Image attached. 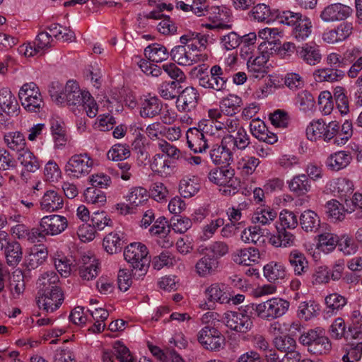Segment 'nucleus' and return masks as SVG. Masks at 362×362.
<instances>
[{
	"label": "nucleus",
	"mask_w": 362,
	"mask_h": 362,
	"mask_svg": "<svg viewBox=\"0 0 362 362\" xmlns=\"http://www.w3.org/2000/svg\"><path fill=\"white\" fill-rule=\"evenodd\" d=\"M222 322L229 329L239 334H245L253 327L251 317L245 309L226 312Z\"/></svg>",
	"instance_id": "obj_9"
},
{
	"label": "nucleus",
	"mask_w": 362,
	"mask_h": 362,
	"mask_svg": "<svg viewBox=\"0 0 362 362\" xmlns=\"http://www.w3.org/2000/svg\"><path fill=\"white\" fill-rule=\"evenodd\" d=\"M315 247L320 252L328 255L332 252L339 242L337 234L329 230L320 232L315 238Z\"/></svg>",
	"instance_id": "obj_29"
},
{
	"label": "nucleus",
	"mask_w": 362,
	"mask_h": 362,
	"mask_svg": "<svg viewBox=\"0 0 362 362\" xmlns=\"http://www.w3.org/2000/svg\"><path fill=\"white\" fill-rule=\"evenodd\" d=\"M205 133L199 127L189 128L186 133L188 147L195 153H203L208 148Z\"/></svg>",
	"instance_id": "obj_30"
},
{
	"label": "nucleus",
	"mask_w": 362,
	"mask_h": 362,
	"mask_svg": "<svg viewBox=\"0 0 362 362\" xmlns=\"http://www.w3.org/2000/svg\"><path fill=\"white\" fill-rule=\"evenodd\" d=\"M170 55L172 59L181 66H191L194 64L204 62L208 58L206 54L192 53L182 45L173 48Z\"/></svg>",
	"instance_id": "obj_17"
},
{
	"label": "nucleus",
	"mask_w": 362,
	"mask_h": 362,
	"mask_svg": "<svg viewBox=\"0 0 362 362\" xmlns=\"http://www.w3.org/2000/svg\"><path fill=\"white\" fill-rule=\"evenodd\" d=\"M268 60L269 53L261 50V52H259V54L257 56L247 62L248 72L255 78H263L268 72V67L267 65Z\"/></svg>",
	"instance_id": "obj_28"
},
{
	"label": "nucleus",
	"mask_w": 362,
	"mask_h": 362,
	"mask_svg": "<svg viewBox=\"0 0 362 362\" xmlns=\"http://www.w3.org/2000/svg\"><path fill=\"white\" fill-rule=\"evenodd\" d=\"M299 341L303 345L314 346L315 354H326L331 349L329 340L325 336V330L320 327L302 334Z\"/></svg>",
	"instance_id": "obj_12"
},
{
	"label": "nucleus",
	"mask_w": 362,
	"mask_h": 362,
	"mask_svg": "<svg viewBox=\"0 0 362 362\" xmlns=\"http://www.w3.org/2000/svg\"><path fill=\"white\" fill-rule=\"evenodd\" d=\"M226 143V139H224L221 145L214 146L211 150L210 158L214 164H228L232 160V153Z\"/></svg>",
	"instance_id": "obj_46"
},
{
	"label": "nucleus",
	"mask_w": 362,
	"mask_h": 362,
	"mask_svg": "<svg viewBox=\"0 0 362 362\" xmlns=\"http://www.w3.org/2000/svg\"><path fill=\"white\" fill-rule=\"evenodd\" d=\"M4 253L7 264L10 266L17 265L22 259V247L17 241L7 242L4 248Z\"/></svg>",
	"instance_id": "obj_56"
},
{
	"label": "nucleus",
	"mask_w": 362,
	"mask_h": 362,
	"mask_svg": "<svg viewBox=\"0 0 362 362\" xmlns=\"http://www.w3.org/2000/svg\"><path fill=\"white\" fill-rule=\"evenodd\" d=\"M199 94L197 90L193 87H187L178 96L176 105L180 111L187 112L189 111L197 103Z\"/></svg>",
	"instance_id": "obj_35"
},
{
	"label": "nucleus",
	"mask_w": 362,
	"mask_h": 362,
	"mask_svg": "<svg viewBox=\"0 0 362 362\" xmlns=\"http://www.w3.org/2000/svg\"><path fill=\"white\" fill-rule=\"evenodd\" d=\"M243 105V100L235 94H229L223 98L220 102L219 108H211L207 111L209 118H221L222 115L234 116L236 115Z\"/></svg>",
	"instance_id": "obj_13"
},
{
	"label": "nucleus",
	"mask_w": 362,
	"mask_h": 362,
	"mask_svg": "<svg viewBox=\"0 0 362 362\" xmlns=\"http://www.w3.org/2000/svg\"><path fill=\"white\" fill-rule=\"evenodd\" d=\"M67 227L66 218L63 216H47V235H56L62 233Z\"/></svg>",
	"instance_id": "obj_58"
},
{
	"label": "nucleus",
	"mask_w": 362,
	"mask_h": 362,
	"mask_svg": "<svg viewBox=\"0 0 362 362\" xmlns=\"http://www.w3.org/2000/svg\"><path fill=\"white\" fill-rule=\"evenodd\" d=\"M124 233L122 232H111L105 236L103 245L105 250L110 255L121 251L124 244Z\"/></svg>",
	"instance_id": "obj_47"
},
{
	"label": "nucleus",
	"mask_w": 362,
	"mask_h": 362,
	"mask_svg": "<svg viewBox=\"0 0 362 362\" xmlns=\"http://www.w3.org/2000/svg\"><path fill=\"white\" fill-rule=\"evenodd\" d=\"M326 308L331 315L337 314L347 303L346 298L337 293L327 295L325 298Z\"/></svg>",
	"instance_id": "obj_63"
},
{
	"label": "nucleus",
	"mask_w": 362,
	"mask_h": 362,
	"mask_svg": "<svg viewBox=\"0 0 362 362\" xmlns=\"http://www.w3.org/2000/svg\"><path fill=\"white\" fill-rule=\"evenodd\" d=\"M250 130L254 137L268 144H274L278 141L276 134L269 131L264 122L258 118L251 121Z\"/></svg>",
	"instance_id": "obj_24"
},
{
	"label": "nucleus",
	"mask_w": 362,
	"mask_h": 362,
	"mask_svg": "<svg viewBox=\"0 0 362 362\" xmlns=\"http://www.w3.org/2000/svg\"><path fill=\"white\" fill-rule=\"evenodd\" d=\"M350 200L345 199L344 204H342L336 199H332L325 204L326 214L327 216L334 221H343L346 214L353 213L352 208L349 207Z\"/></svg>",
	"instance_id": "obj_21"
},
{
	"label": "nucleus",
	"mask_w": 362,
	"mask_h": 362,
	"mask_svg": "<svg viewBox=\"0 0 362 362\" xmlns=\"http://www.w3.org/2000/svg\"><path fill=\"white\" fill-rule=\"evenodd\" d=\"M277 217V212L271 206L262 205L254 211L251 221L260 226H269Z\"/></svg>",
	"instance_id": "obj_38"
},
{
	"label": "nucleus",
	"mask_w": 362,
	"mask_h": 362,
	"mask_svg": "<svg viewBox=\"0 0 362 362\" xmlns=\"http://www.w3.org/2000/svg\"><path fill=\"white\" fill-rule=\"evenodd\" d=\"M201 184L197 177L186 175L180 180L178 190L182 197L191 198L199 192Z\"/></svg>",
	"instance_id": "obj_39"
},
{
	"label": "nucleus",
	"mask_w": 362,
	"mask_h": 362,
	"mask_svg": "<svg viewBox=\"0 0 362 362\" xmlns=\"http://www.w3.org/2000/svg\"><path fill=\"white\" fill-rule=\"evenodd\" d=\"M147 247L139 242L128 245L124 251V259L129 263L134 269L146 271L149 264Z\"/></svg>",
	"instance_id": "obj_8"
},
{
	"label": "nucleus",
	"mask_w": 362,
	"mask_h": 362,
	"mask_svg": "<svg viewBox=\"0 0 362 362\" xmlns=\"http://www.w3.org/2000/svg\"><path fill=\"white\" fill-rule=\"evenodd\" d=\"M288 262L296 275H302L308 268V262L305 255L298 250L291 251Z\"/></svg>",
	"instance_id": "obj_53"
},
{
	"label": "nucleus",
	"mask_w": 362,
	"mask_h": 362,
	"mask_svg": "<svg viewBox=\"0 0 362 362\" xmlns=\"http://www.w3.org/2000/svg\"><path fill=\"white\" fill-rule=\"evenodd\" d=\"M219 266V262L216 258L205 255L199 259L195 264L194 268L197 274L203 278L214 274Z\"/></svg>",
	"instance_id": "obj_42"
},
{
	"label": "nucleus",
	"mask_w": 362,
	"mask_h": 362,
	"mask_svg": "<svg viewBox=\"0 0 362 362\" xmlns=\"http://www.w3.org/2000/svg\"><path fill=\"white\" fill-rule=\"evenodd\" d=\"M0 107L8 116L17 115L19 105L11 91L4 88L0 90Z\"/></svg>",
	"instance_id": "obj_44"
},
{
	"label": "nucleus",
	"mask_w": 362,
	"mask_h": 362,
	"mask_svg": "<svg viewBox=\"0 0 362 362\" xmlns=\"http://www.w3.org/2000/svg\"><path fill=\"white\" fill-rule=\"evenodd\" d=\"M48 91L51 99L58 104L66 103L75 115L86 112L88 117H95L98 112V107L89 92L81 90L78 84L69 81L64 86L58 81L49 83Z\"/></svg>",
	"instance_id": "obj_1"
},
{
	"label": "nucleus",
	"mask_w": 362,
	"mask_h": 362,
	"mask_svg": "<svg viewBox=\"0 0 362 362\" xmlns=\"http://www.w3.org/2000/svg\"><path fill=\"white\" fill-rule=\"evenodd\" d=\"M18 97L21 105L23 106H28L29 108L30 107H33V105L30 106V98L37 100L34 101V103H37V105L43 104V98L39 91V88L34 83L24 84L19 90Z\"/></svg>",
	"instance_id": "obj_33"
},
{
	"label": "nucleus",
	"mask_w": 362,
	"mask_h": 362,
	"mask_svg": "<svg viewBox=\"0 0 362 362\" xmlns=\"http://www.w3.org/2000/svg\"><path fill=\"white\" fill-rule=\"evenodd\" d=\"M144 54L148 59L156 63L165 61L169 57L166 47L157 43L146 47L144 49Z\"/></svg>",
	"instance_id": "obj_57"
},
{
	"label": "nucleus",
	"mask_w": 362,
	"mask_h": 362,
	"mask_svg": "<svg viewBox=\"0 0 362 362\" xmlns=\"http://www.w3.org/2000/svg\"><path fill=\"white\" fill-rule=\"evenodd\" d=\"M204 295L206 301L199 305L204 310L212 309L215 303H230V289L223 284H210L205 288Z\"/></svg>",
	"instance_id": "obj_10"
},
{
	"label": "nucleus",
	"mask_w": 362,
	"mask_h": 362,
	"mask_svg": "<svg viewBox=\"0 0 362 362\" xmlns=\"http://www.w3.org/2000/svg\"><path fill=\"white\" fill-rule=\"evenodd\" d=\"M260 258L259 250L253 247L236 249L231 255L233 262L236 264L243 266L257 264Z\"/></svg>",
	"instance_id": "obj_20"
},
{
	"label": "nucleus",
	"mask_w": 362,
	"mask_h": 362,
	"mask_svg": "<svg viewBox=\"0 0 362 362\" xmlns=\"http://www.w3.org/2000/svg\"><path fill=\"white\" fill-rule=\"evenodd\" d=\"M98 266L99 263L95 257L83 256L81 259V265L78 269L80 277L86 281L95 279L98 274Z\"/></svg>",
	"instance_id": "obj_41"
},
{
	"label": "nucleus",
	"mask_w": 362,
	"mask_h": 362,
	"mask_svg": "<svg viewBox=\"0 0 362 362\" xmlns=\"http://www.w3.org/2000/svg\"><path fill=\"white\" fill-rule=\"evenodd\" d=\"M83 202L88 204L103 206L107 202L106 193L93 187H86L82 194Z\"/></svg>",
	"instance_id": "obj_51"
},
{
	"label": "nucleus",
	"mask_w": 362,
	"mask_h": 362,
	"mask_svg": "<svg viewBox=\"0 0 362 362\" xmlns=\"http://www.w3.org/2000/svg\"><path fill=\"white\" fill-rule=\"evenodd\" d=\"M208 178L210 182L221 187L220 192L226 196L234 194L240 185L231 168H214L209 172Z\"/></svg>",
	"instance_id": "obj_5"
},
{
	"label": "nucleus",
	"mask_w": 362,
	"mask_h": 362,
	"mask_svg": "<svg viewBox=\"0 0 362 362\" xmlns=\"http://www.w3.org/2000/svg\"><path fill=\"white\" fill-rule=\"evenodd\" d=\"M221 119H203L199 122L198 127L206 136L214 139L223 138L224 139L226 136H225Z\"/></svg>",
	"instance_id": "obj_34"
},
{
	"label": "nucleus",
	"mask_w": 362,
	"mask_h": 362,
	"mask_svg": "<svg viewBox=\"0 0 362 362\" xmlns=\"http://www.w3.org/2000/svg\"><path fill=\"white\" fill-rule=\"evenodd\" d=\"M44 242L33 243L29 255V266L32 269L42 265L45 261V245Z\"/></svg>",
	"instance_id": "obj_61"
},
{
	"label": "nucleus",
	"mask_w": 362,
	"mask_h": 362,
	"mask_svg": "<svg viewBox=\"0 0 362 362\" xmlns=\"http://www.w3.org/2000/svg\"><path fill=\"white\" fill-rule=\"evenodd\" d=\"M283 31L276 27H264L258 30V38L262 42L259 45L257 49L261 52L266 47L267 43L269 45H275L276 42L283 37Z\"/></svg>",
	"instance_id": "obj_43"
},
{
	"label": "nucleus",
	"mask_w": 362,
	"mask_h": 362,
	"mask_svg": "<svg viewBox=\"0 0 362 362\" xmlns=\"http://www.w3.org/2000/svg\"><path fill=\"white\" fill-rule=\"evenodd\" d=\"M319 310V305L314 301H303L298 307L297 316L300 320L308 321L315 317Z\"/></svg>",
	"instance_id": "obj_64"
},
{
	"label": "nucleus",
	"mask_w": 362,
	"mask_h": 362,
	"mask_svg": "<svg viewBox=\"0 0 362 362\" xmlns=\"http://www.w3.org/2000/svg\"><path fill=\"white\" fill-rule=\"evenodd\" d=\"M180 43L189 49L192 53L203 54L201 53L202 48L206 47L207 38L205 35L196 32H188L180 38Z\"/></svg>",
	"instance_id": "obj_25"
},
{
	"label": "nucleus",
	"mask_w": 362,
	"mask_h": 362,
	"mask_svg": "<svg viewBox=\"0 0 362 362\" xmlns=\"http://www.w3.org/2000/svg\"><path fill=\"white\" fill-rule=\"evenodd\" d=\"M162 110L160 100L153 95H144L140 99V116L143 118H153L158 115Z\"/></svg>",
	"instance_id": "obj_27"
},
{
	"label": "nucleus",
	"mask_w": 362,
	"mask_h": 362,
	"mask_svg": "<svg viewBox=\"0 0 362 362\" xmlns=\"http://www.w3.org/2000/svg\"><path fill=\"white\" fill-rule=\"evenodd\" d=\"M338 132L339 123L337 121L325 123L322 119L312 120L305 129L306 137L311 141L322 139L329 142L337 136Z\"/></svg>",
	"instance_id": "obj_6"
},
{
	"label": "nucleus",
	"mask_w": 362,
	"mask_h": 362,
	"mask_svg": "<svg viewBox=\"0 0 362 362\" xmlns=\"http://www.w3.org/2000/svg\"><path fill=\"white\" fill-rule=\"evenodd\" d=\"M288 185L290 191L298 196H303L311 190V183L308 176L305 174H300L293 176L289 181Z\"/></svg>",
	"instance_id": "obj_48"
},
{
	"label": "nucleus",
	"mask_w": 362,
	"mask_h": 362,
	"mask_svg": "<svg viewBox=\"0 0 362 362\" xmlns=\"http://www.w3.org/2000/svg\"><path fill=\"white\" fill-rule=\"evenodd\" d=\"M276 233H270L268 237L269 243L274 247H291L296 245V235L288 231L281 229L276 225Z\"/></svg>",
	"instance_id": "obj_26"
},
{
	"label": "nucleus",
	"mask_w": 362,
	"mask_h": 362,
	"mask_svg": "<svg viewBox=\"0 0 362 362\" xmlns=\"http://www.w3.org/2000/svg\"><path fill=\"white\" fill-rule=\"evenodd\" d=\"M276 12L279 23L292 28L291 36L296 41L303 42L310 37L313 31V23L308 16L291 10Z\"/></svg>",
	"instance_id": "obj_2"
},
{
	"label": "nucleus",
	"mask_w": 362,
	"mask_h": 362,
	"mask_svg": "<svg viewBox=\"0 0 362 362\" xmlns=\"http://www.w3.org/2000/svg\"><path fill=\"white\" fill-rule=\"evenodd\" d=\"M157 145L166 156L160 153L155 154L150 160V168L153 172L162 177H168L173 173V166L171 160L167 157L177 159L180 157V151L164 139H159Z\"/></svg>",
	"instance_id": "obj_3"
},
{
	"label": "nucleus",
	"mask_w": 362,
	"mask_h": 362,
	"mask_svg": "<svg viewBox=\"0 0 362 362\" xmlns=\"http://www.w3.org/2000/svg\"><path fill=\"white\" fill-rule=\"evenodd\" d=\"M52 264L58 273L68 277L71 272L72 262L62 251H56L51 256Z\"/></svg>",
	"instance_id": "obj_50"
},
{
	"label": "nucleus",
	"mask_w": 362,
	"mask_h": 362,
	"mask_svg": "<svg viewBox=\"0 0 362 362\" xmlns=\"http://www.w3.org/2000/svg\"><path fill=\"white\" fill-rule=\"evenodd\" d=\"M231 11L225 6H213L209 8L208 22L201 26L208 30H230L232 28Z\"/></svg>",
	"instance_id": "obj_7"
},
{
	"label": "nucleus",
	"mask_w": 362,
	"mask_h": 362,
	"mask_svg": "<svg viewBox=\"0 0 362 362\" xmlns=\"http://www.w3.org/2000/svg\"><path fill=\"white\" fill-rule=\"evenodd\" d=\"M315 80L317 82H337L345 76V72L339 69L322 68L314 71Z\"/></svg>",
	"instance_id": "obj_49"
},
{
	"label": "nucleus",
	"mask_w": 362,
	"mask_h": 362,
	"mask_svg": "<svg viewBox=\"0 0 362 362\" xmlns=\"http://www.w3.org/2000/svg\"><path fill=\"white\" fill-rule=\"evenodd\" d=\"M93 159L86 153L71 156L67 162L65 171L68 176L78 179L87 175L93 166Z\"/></svg>",
	"instance_id": "obj_11"
},
{
	"label": "nucleus",
	"mask_w": 362,
	"mask_h": 362,
	"mask_svg": "<svg viewBox=\"0 0 362 362\" xmlns=\"http://www.w3.org/2000/svg\"><path fill=\"white\" fill-rule=\"evenodd\" d=\"M352 160L351 153L346 151H337L330 153L325 160V166L331 171L338 172L347 168Z\"/></svg>",
	"instance_id": "obj_22"
},
{
	"label": "nucleus",
	"mask_w": 362,
	"mask_h": 362,
	"mask_svg": "<svg viewBox=\"0 0 362 362\" xmlns=\"http://www.w3.org/2000/svg\"><path fill=\"white\" fill-rule=\"evenodd\" d=\"M150 198L148 191L140 186L131 187L124 199L127 202L129 203L136 209L139 207L146 205Z\"/></svg>",
	"instance_id": "obj_40"
},
{
	"label": "nucleus",
	"mask_w": 362,
	"mask_h": 362,
	"mask_svg": "<svg viewBox=\"0 0 362 362\" xmlns=\"http://www.w3.org/2000/svg\"><path fill=\"white\" fill-rule=\"evenodd\" d=\"M263 276L270 283L276 284L283 281L287 275L285 265L277 261H270L263 267Z\"/></svg>",
	"instance_id": "obj_31"
},
{
	"label": "nucleus",
	"mask_w": 362,
	"mask_h": 362,
	"mask_svg": "<svg viewBox=\"0 0 362 362\" xmlns=\"http://www.w3.org/2000/svg\"><path fill=\"white\" fill-rule=\"evenodd\" d=\"M50 284H56L59 281L57 274L52 272L47 274ZM64 301V293L62 288L57 286H52L49 292H47V313H52L57 310Z\"/></svg>",
	"instance_id": "obj_18"
},
{
	"label": "nucleus",
	"mask_w": 362,
	"mask_h": 362,
	"mask_svg": "<svg viewBox=\"0 0 362 362\" xmlns=\"http://www.w3.org/2000/svg\"><path fill=\"white\" fill-rule=\"evenodd\" d=\"M48 30L49 32H47V45L49 42V39H51L52 42L54 41V38L63 41H72L74 39L73 32L67 30L58 24H52Z\"/></svg>",
	"instance_id": "obj_60"
},
{
	"label": "nucleus",
	"mask_w": 362,
	"mask_h": 362,
	"mask_svg": "<svg viewBox=\"0 0 362 362\" xmlns=\"http://www.w3.org/2000/svg\"><path fill=\"white\" fill-rule=\"evenodd\" d=\"M45 31L40 30L37 35L33 45H22L20 47V52L23 53L25 57H33L37 54L43 55L45 53Z\"/></svg>",
	"instance_id": "obj_55"
},
{
	"label": "nucleus",
	"mask_w": 362,
	"mask_h": 362,
	"mask_svg": "<svg viewBox=\"0 0 362 362\" xmlns=\"http://www.w3.org/2000/svg\"><path fill=\"white\" fill-rule=\"evenodd\" d=\"M352 8L341 3H334L326 6L320 12V18L325 23L342 21L352 13Z\"/></svg>",
	"instance_id": "obj_15"
},
{
	"label": "nucleus",
	"mask_w": 362,
	"mask_h": 362,
	"mask_svg": "<svg viewBox=\"0 0 362 362\" xmlns=\"http://www.w3.org/2000/svg\"><path fill=\"white\" fill-rule=\"evenodd\" d=\"M198 341L202 346L211 351H218L225 346L224 336L216 329L203 327L198 333Z\"/></svg>",
	"instance_id": "obj_14"
},
{
	"label": "nucleus",
	"mask_w": 362,
	"mask_h": 362,
	"mask_svg": "<svg viewBox=\"0 0 362 362\" xmlns=\"http://www.w3.org/2000/svg\"><path fill=\"white\" fill-rule=\"evenodd\" d=\"M272 13L273 12L270 7L265 4H258L255 5L250 12V16L254 21L267 24L274 21Z\"/></svg>",
	"instance_id": "obj_59"
},
{
	"label": "nucleus",
	"mask_w": 362,
	"mask_h": 362,
	"mask_svg": "<svg viewBox=\"0 0 362 362\" xmlns=\"http://www.w3.org/2000/svg\"><path fill=\"white\" fill-rule=\"evenodd\" d=\"M240 238L245 244L261 245L264 242L262 229L257 225L243 230Z\"/></svg>",
	"instance_id": "obj_52"
},
{
	"label": "nucleus",
	"mask_w": 362,
	"mask_h": 362,
	"mask_svg": "<svg viewBox=\"0 0 362 362\" xmlns=\"http://www.w3.org/2000/svg\"><path fill=\"white\" fill-rule=\"evenodd\" d=\"M206 70L204 65L195 67L192 73L199 77V85L205 88H211L216 91H221L226 87V79L224 77H209L202 75Z\"/></svg>",
	"instance_id": "obj_23"
},
{
	"label": "nucleus",
	"mask_w": 362,
	"mask_h": 362,
	"mask_svg": "<svg viewBox=\"0 0 362 362\" xmlns=\"http://www.w3.org/2000/svg\"><path fill=\"white\" fill-rule=\"evenodd\" d=\"M44 218L41 219L40 226L28 231L25 225L18 224L12 228V233L19 239L28 238L32 243L45 241V229H44Z\"/></svg>",
	"instance_id": "obj_19"
},
{
	"label": "nucleus",
	"mask_w": 362,
	"mask_h": 362,
	"mask_svg": "<svg viewBox=\"0 0 362 362\" xmlns=\"http://www.w3.org/2000/svg\"><path fill=\"white\" fill-rule=\"evenodd\" d=\"M290 303L280 297H272L259 303L252 304L255 315L265 321H272L284 315L288 310Z\"/></svg>",
	"instance_id": "obj_4"
},
{
	"label": "nucleus",
	"mask_w": 362,
	"mask_h": 362,
	"mask_svg": "<svg viewBox=\"0 0 362 362\" xmlns=\"http://www.w3.org/2000/svg\"><path fill=\"white\" fill-rule=\"evenodd\" d=\"M51 135L56 148H63L67 141L66 130L63 122L60 119L50 120Z\"/></svg>",
	"instance_id": "obj_45"
},
{
	"label": "nucleus",
	"mask_w": 362,
	"mask_h": 362,
	"mask_svg": "<svg viewBox=\"0 0 362 362\" xmlns=\"http://www.w3.org/2000/svg\"><path fill=\"white\" fill-rule=\"evenodd\" d=\"M260 164L259 158L253 156L245 155L238 158L237 161V169L243 175H252L256 168Z\"/></svg>",
	"instance_id": "obj_54"
},
{
	"label": "nucleus",
	"mask_w": 362,
	"mask_h": 362,
	"mask_svg": "<svg viewBox=\"0 0 362 362\" xmlns=\"http://www.w3.org/2000/svg\"><path fill=\"white\" fill-rule=\"evenodd\" d=\"M299 58L309 65H315L320 62L322 54L320 47L315 42H307L298 47L296 51Z\"/></svg>",
	"instance_id": "obj_32"
},
{
	"label": "nucleus",
	"mask_w": 362,
	"mask_h": 362,
	"mask_svg": "<svg viewBox=\"0 0 362 362\" xmlns=\"http://www.w3.org/2000/svg\"><path fill=\"white\" fill-rule=\"evenodd\" d=\"M149 232L152 235H158L160 238H163V240L159 242V244L163 247H170L173 245V240L168 236L170 232V228L165 217H158L150 228Z\"/></svg>",
	"instance_id": "obj_37"
},
{
	"label": "nucleus",
	"mask_w": 362,
	"mask_h": 362,
	"mask_svg": "<svg viewBox=\"0 0 362 362\" xmlns=\"http://www.w3.org/2000/svg\"><path fill=\"white\" fill-rule=\"evenodd\" d=\"M355 189L354 182L345 177H334L329 180L325 187L327 193L343 198L351 194Z\"/></svg>",
	"instance_id": "obj_16"
},
{
	"label": "nucleus",
	"mask_w": 362,
	"mask_h": 362,
	"mask_svg": "<svg viewBox=\"0 0 362 362\" xmlns=\"http://www.w3.org/2000/svg\"><path fill=\"white\" fill-rule=\"evenodd\" d=\"M302 230L306 233H317L321 226L320 216L311 209L303 211L299 218Z\"/></svg>",
	"instance_id": "obj_36"
},
{
	"label": "nucleus",
	"mask_w": 362,
	"mask_h": 362,
	"mask_svg": "<svg viewBox=\"0 0 362 362\" xmlns=\"http://www.w3.org/2000/svg\"><path fill=\"white\" fill-rule=\"evenodd\" d=\"M4 142L11 150L21 151L25 149L26 141L25 136L21 132H8L4 136Z\"/></svg>",
	"instance_id": "obj_62"
}]
</instances>
